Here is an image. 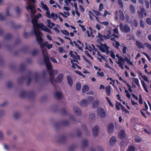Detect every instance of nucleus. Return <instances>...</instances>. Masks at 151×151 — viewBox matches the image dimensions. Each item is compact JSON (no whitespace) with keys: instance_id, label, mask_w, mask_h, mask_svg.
<instances>
[{"instance_id":"f257e3e1","label":"nucleus","mask_w":151,"mask_h":151,"mask_svg":"<svg viewBox=\"0 0 151 151\" xmlns=\"http://www.w3.org/2000/svg\"><path fill=\"white\" fill-rule=\"evenodd\" d=\"M45 65L50 76V81L52 84L53 85V80L54 79L55 74H57L58 71L57 70H52V66L50 63H46Z\"/></svg>"},{"instance_id":"f03ea898","label":"nucleus","mask_w":151,"mask_h":151,"mask_svg":"<svg viewBox=\"0 0 151 151\" xmlns=\"http://www.w3.org/2000/svg\"><path fill=\"white\" fill-rule=\"evenodd\" d=\"M35 35L36 37L37 41L41 47L44 43L43 42V39L41 36V33L39 30H35L34 31Z\"/></svg>"},{"instance_id":"7ed1b4c3","label":"nucleus","mask_w":151,"mask_h":151,"mask_svg":"<svg viewBox=\"0 0 151 151\" xmlns=\"http://www.w3.org/2000/svg\"><path fill=\"white\" fill-rule=\"evenodd\" d=\"M108 34L106 35H101L100 33H98V37L99 38V40L100 41H103L104 40V39H109L111 37V31L109 30L107 31Z\"/></svg>"},{"instance_id":"20e7f679","label":"nucleus","mask_w":151,"mask_h":151,"mask_svg":"<svg viewBox=\"0 0 151 151\" xmlns=\"http://www.w3.org/2000/svg\"><path fill=\"white\" fill-rule=\"evenodd\" d=\"M120 28L122 32L124 33H128L130 31V27L127 24H123L121 23L119 24Z\"/></svg>"},{"instance_id":"39448f33","label":"nucleus","mask_w":151,"mask_h":151,"mask_svg":"<svg viewBox=\"0 0 151 151\" xmlns=\"http://www.w3.org/2000/svg\"><path fill=\"white\" fill-rule=\"evenodd\" d=\"M97 112L99 116L101 117L104 118L106 116V113L104 109L101 107L97 109Z\"/></svg>"},{"instance_id":"423d86ee","label":"nucleus","mask_w":151,"mask_h":151,"mask_svg":"<svg viewBox=\"0 0 151 151\" xmlns=\"http://www.w3.org/2000/svg\"><path fill=\"white\" fill-rule=\"evenodd\" d=\"M37 22V20L33 18L32 20V22L33 24L34 31H35V29L37 30V29L40 28V26H41V25H40V24H43L41 23L38 24Z\"/></svg>"},{"instance_id":"0eeeda50","label":"nucleus","mask_w":151,"mask_h":151,"mask_svg":"<svg viewBox=\"0 0 151 151\" xmlns=\"http://www.w3.org/2000/svg\"><path fill=\"white\" fill-rule=\"evenodd\" d=\"M101 45H99V47L100 50L103 52H106L105 50H108V47L107 45L106 44H102L100 43Z\"/></svg>"},{"instance_id":"6e6552de","label":"nucleus","mask_w":151,"mask_h":151,"mask_svg":"<svg viewBox=\"0 0 151 151\" xmlns=\"http://www.w3.org/2000/svg\"><path fill=\"white\" fill-rule=\"evenodd\" d=\"M99 128L97 125H95L93 128L92 131L93 135L95 137L98 136L99 132Z\"/></svg>"},{"instance_id":"1a4fd4ad","label":"nucleus","mask_w":151,"mask_h":151,"mask_svg":"<svg viewBox=\"0 0 151 151\" xmlns=\"http://www.w3.org/2000/svg\"><path fill=\"white\" fill-rule=\"evenodd\" d=\"M125 59L124 58H120L119 61H116V63H117L122 69H124V64L125 63Z\"/></svg>"},{"instance_id":"9d476101","label":"nucleus","mask_w":151,"mask_h":151,"mask_svg":"<svg viewBox=\"0 0 151 151\" xmlns=\"http://www.w3.org/2000/svg\"><path fill=\"white\" fill-rule=\"evenodd\" d=\"M114 130V126L112 123L109 124L107 127V132L111 134L113 133Z\"/></svg>"},{"instance_id":"9b49d317","label":"nucleus","mask_w":151,"mask_h":151,"mask_svg":"<svg viewBox=\"0 0 151 151\" xmlns=\"http://www.w3.org/2000/svg\"><path fill=\"white\" fill-rule=\"evenodd\" d=\"M63 75L62 73L60 74L56 77L55 81L58 83H60L63 81Z\"/></svg>"},{"instance_id":"f8f14e48","label":"nucleus","mask_w":151,"mask_h":151,"mask_svg":"<svg viewBox=\"0 0 151 151\" xmlns=\"http://www.w3.org/2000/svg\"><path fill=\"white\" fill-rule=\"evenodd\" d=\"M40 27L42 30L44 31L45 32H47L48 33L51 34L52 33L51 31L47 28L46 26L44 25L43 24H40Z\"/></svg>"},{"instance_id":"ddd939ff","label":"nucleus","mask_w":151,"mask_h":151,"mask_svg":"<svg viewBox=\"0 0 151 151\" xmlns=\"http://www.w3.org/2000/svg\"><path fill=\"white\" fill-rule=\"evenodd\" d=\"M75 114L78 116L81 115V112L80 109L76 106H74L73 108Z\"/></svg>"},{"instance_id":"4468645a","label":"nucleus","mask_w":151,"mask_h":151,"mask_svg":"<svg viewBox=\"0 0 151 151\" xmlns=\"http://www.w3.org/2000/svg\"><path fill=\"white\" fill-rule=\"evenodd\" d=\"M48 42L47 41L45 42L43 44V45L41 47V49L42 48L46 46L48 49H50L52 47V44H48Z\"/></svg>"},{"instance_id":"2eb2a0df","label":"nucleus","mask_w":151,"mask_h":151,"mask_svg":"<svg viewBox=\"0 0 151 151\" xmlns=\"http://www.w3.org/2000/svg\"><path fill=\"white\" fill-rule=\"evenodd\" d=\"M125 134L124 130H121L118 134L119 137L121 139H124L125 137Z\"/></svg>"},{"instance_id":"dca6fc26","label":"nucleus","mask_w":151,"mask_h":151,"mask_svg":"<svg viewBox=\"0 0 151 151\" xmlns=\"http://www.w3.org/2000/svg\"><path fill=\"white\" fill-rule=\"evenodd\" d=\"M116 142L115 137L113 136L111 137L109 140V143L110 145L112 146L114 145Z\"/></svg>"},{"instance_id":"f3484780","label":"nucleus","mask_w":151,"mask_h":151,"mask_svg":"<svg viewBox=\"0 0 151 151\" xmlns=\"http://www.w3.org/2000/svg\"><path fill=\"white\" fill-rule=\"evenodd\" d=\"M67 81L69 85L71 86L73 85V81L71 77L70 76H67Z\"/></svg>"},{"instance_id":"a211bd4d","label":"nucleus","mask_w":151,"mask_h":151,"mask_svg":"<svg viewBox=\"0 0 151 151\" xmlns=\"http://www.w3.org/2000/svg\"><path fill=\"white\" fill-rule=\"evenodd\" d=\"M88 104V101L84 99L82 100L81 102V104L83 107H86L87 106Z\"/></svg>"},{"instance_id":"6ab92c4d","label":"nucleus","mask_w":151,"mask_h":151,"mask_svg":"<svg viewBox=\"0 0 151 151\" xmlns=\"http://www.w3.org/2000/svg\"><path fill=\"white\" fill-rule=\"evenodd\" d=\"M119 18L120 20L123 21L125 19V17L123 12L121 10L119 11Z\"/></svg>"},{"instance_id":"aec40b11","label":"nucleus","mask_w":151,"mask_h":151,"mask_svg":"<svg viewBox=\"0 0 151 151\" xmlns=\"http://www.w3.org/2000/svg\"><path fill=\"white\" fill-rule=\"evenodd\" d=\"M99 104V101L97 99L95 100L92 103V107L93 108L97 107Z\"/></svg>"},{"instance_id":"412c9836","label":"nucleus","mask_w":151,"mask_h":151,"mask_svg":"<svg viewBox=\"0 0 151 151\" xmlns=\"http://www.w3.org/2000/svg\"><path fill=\"white\" fill-rule=\"evenodd\" d=\"M111 89V87L110 85H108L107 86H106L105 88L106 92L108 96H110V95Z\"/></svg>"},{"instance_id":"4be33fe9","label":"nucleus","mask_w":151,"mask_h":151,"mask_svg":"<svg viewBox=\"0 0 151 151\" xmlns=\"http://www.w3.org/2000/svg\"><path fill=\"white\" fill-rule=\"evenodd\" d=\"M69 54L70 56L73 58L74 59L73 61L75 62H76L77 63H79L77 61V59L74 54L73 53V52L72 50H70L69 52Z\"/></svg>"},{"instance_id":"5701e85b","label":"nucleus","mask_w":151,"mask_h":151,"mask_svg":"<svg viewBox=\"0 0 151 151\" xmlns=\"http://www.w3.org/2000/svg\"><path fill=\"white\" fill-rule=\"evenodd\" d=\"M136 44L138 46V48L139 49L142 48L144 49L145 48V47L139 41L137 40L136 41Z\"/></svg>"},{"instance_id":"b1692460","label":"nucleus","mask_w":151,"mask_h":151,"mask_svg":"<svg viewBox=\"0 0 151 151\" xmlns=\"http://www.w3.org/2000/svg\"><path fill=\"white\" fill-rule=\"evenodd\" d=\"M55 96L57 99H60L61 98L62 94L60 92H57L55 93Z\"/></svg>"},{"instance_id":"393cba45","label":"nucleus","mask_w":151,"mask_h":151,"mask_svg":"<svg viewBox=\"0 0 151 151\" xmlns=\"http://www.w3.org/2000/svg\"><path fill=\"white\" fill-rule=\"evenodd\" d=\"M89 90V87L87 85H84L82 88V91L83 93H85Z\"/></svg>"},{"instance_id":"a878e982","label":"nucleus","mask_w":151,"mask_h":151,"mask_svg":"<svg viewBox=\"0 0 151 151\" xmlns=\"http://www.w3.org/2000/svg\"><path fill=\"white\" fill-rule=\"evenodd\" d=\"M145 12V9L143 8H142L140 10V12L139 11L138 12V14L139 16L142 17H143V14Z\"/></svg>"},{"instance_id":"bb28decb","label":"nucleus","mask_w":151,"mask_h":151,"mask_svg":"<svg viewBox=\"0 0 151 151\" xmlns=\"http://www.w3.org/2000/svg\"><path fill=\"white\" fill-rule=\"evenodd\" d=\"M43 57L44 58V62L45 64L50 63V62L49 58L47 55H44Z\"/></svg>"},{"instance_id":"cd10ccee","label":"nucleus","mask_w":151,"mask_h":151,"mask_svg":"<svg viewBox=\"0 0 151 151\" xmlns=\"http://www.w3.org/2000/svg\"><path fill=\"white\" fill-rule=\"evenodd\" d=\"M26 77L25 76H22L18 80V81L19 83H22L26 79Z\"/></svg>"},{"instance_id":"c85d7f7f","label":"nucleus","mask_w":151,"mask_h":151,"mask_svg":"<svg viewBox=\"0 0 151 151\" xmlns=\"http://www.w3.org/2000/svg\"><path fill=\"white\" fill-rule=\"evenodd\" d=\"M132 81L139 87H140V85L139 83V81L137 78H134Z\"/></svg>"},{"instance_id":"c756f323","label":"nucleus","mask_w":151,"mask_h":151,"mask_svg":"<svg viewBox=\"0 0 151 151\" xmlns=\"http://www.w3.org/2000/svg\"><path fill=\"white\" fill-rule=\"evenodd\" d=\"M129 9L131 12L134 14L135 12V9L134 7L132 5H130L129 6Z\"/></svg>"},{"instance_id":"7c9ffc66","label":"nucleus","mask_w":151,"mask_h":151,"mask_svg":"<svg viewBox=\"0 0 151 151\" xmlns=\"http://www.w3.org/2000/svg\"><path fill=\"white\" fill-rule=\"evenodd\" d=\"M115 42H113L112 43L113 45L115 47L116 49L119 48L120 45L119 43L117 41Z\"/></svg>"},{"instance_id":"2f4dec72","label":"nucleus","mask_w":151,"mask_h":151,"mask_svg":"<svg viewBox=\"0 0 151 151\" xmlns=\"http://www.w3.org/2000/svg\"><path fill=\"white\" fill-rule=\"evenodd\" d=\"M40 77V75L37 73H36L34 75V79L36 82H37Z\"/></svg>"},{"instance_id":"473e14b6","label":"nucleus","mask_w":151,"mask_h":151,"mask_svg":"<svg viewBox=\"0 0 151 151\" xmlns=\"http://www.w3.org/2000/svg\"><path fill=\"white\" fill-rule=\"evenodd\" d=\"M144 45L147 48L148 50L151 51V45L147 42H145Z\"/></svg>"},{"instance_id":"72a5a7b5","label":"nucleus","mask_w":151,"mask_h":151,"mask_svg":"<svg viewBox=\"0 0 151 151\" xmlns=\"http://www.w3.org/2000/svg\"><path fill=\"white\" fill-rule=\"evenodd\" d=\"M139 74L145 81H148V78L145 75H143L142 73L140 72H139Z\"/></svg>"},{"instance_id":"f704fd0d","label":"nucleus","mask_w":151,"mask_h":151,"mask_svg":"<svg viewBox=\"0 0 151 151\" xmlns=\"http://www.w3.org/2000/svg\"><path fill=\"white\" fill-rule=\"evenodd\" d=\"M27 94V93L26 92L24 91H22L20 94V97L21 98H24L25 97Z\"/></svg>"},{"instance_id":"c9c22d12","label":"nucleus","mask_w":151,"mask_h":151,"mask_svg":"<svg viewBox=\"0 0 151 151\" xmlns=\"http://www.w3.org/2000/svg\"><path fill=\"white\" fill-rule=\"evenodd\" d=\"M135 147L133 145H131L129 147L128 149L126 151H134Z\"/></svg>"},{"instance_id":"e433bc0d","label":"nucleus","mask_w":151,"mask_h":151,"mask_svg":"<svg viewBox=\"0 0 151 151\" xmlns=\"http://www.w3.org/2000/svg\"><path fill=\"white\" fill-rule=\"evenodd\" d=\"M124 59H125V61L127 63L131 65H133V62H132L131 61L130 58L129 59L127 57H125Z\"/></svg>"},{"instance_id":"4c0bfd02","label":"nucleus","mask_w":151,"mask_h":151,"mask_svg":"<svg viewBox=\"0 0 151 151\" xmlns=\"http://www.w3.org/2000/svg\"><path fill=\"white\" fill-rule=\"evenodd\" d=\"M66 139V137L63 136L61 137L60 139H59V142H60L63 143L64 142Z\"/></svg>"},{"instance_id":"58836bf2","label":"nucleus","mask_w":151,"mask_h":151,"mask_svg":"<svg viewBox=\"0 0 151 151\" xmlns=\"http://www.w3.org/2000/svg\"><path fill=\"white\" fill-rule=\"evenodd\" d=\"M76 88L77 91H79L81 88V84L79 82L76 83Z\"/></svg>"},{"instance_id":"ea45409f","label":"nucleus","mask_w":151,"mask_h":151,"mask_svg":"<svg viewBox=\"0 0 151 151\" xmlns=\"http://www.w3.org/2000/svg\"><path fill=\"white\" fill-rule=\"evenodd\" d=\"M31 72H30L29 73V76L28 78V80L27 82V85H29V84L30 82L31 81Z\"/></svg>"},{"instance_id":"a19ab883","label":"nucleus","mask_w":151,"mask_h":151,"mask_svg":"<svg viewBox=\"0 0 151 151\" xmlns=\"http://www.w3.org/2000/svg\"><path fill=\"white\" fill-rule=\"evenodd\" d=\"M20 68L21 71L22 72L25 70L26 67L24 64H21L20 66Z\"/></svg>"},{"instance_id":"79ce46f5","label":"nucleus","mask_w":151,"mask_h":151,"mask_svg":"<svg viewBox=\"0 0 151 151\" xmlns=\"http://www.w3.org/2000/svg\"><path fill=\"white\" fill-rule=\"evenodd\" d=\"M122 104L120 103H118L116 102L115 107L117 110H120V106H121Z\"/></svg>"},{"instance_id":"37998d69","label":"nucleus","mask_w":151,"mask_h":151,"mask_svg":"<svg viewBox=\"0 0 151 151\" xmlns=\"http://www.w3.org/2000/svg\"><path fill=\"white\" fill-rule=\"evenodd\" d=\"M83 146L84 147H86L88 145V141L87 139H84L82 142Z\"/></svg>"},{"instance_id":"c03bdc74","label":"nucleus","mask_w":151,"mask_h":151,"mask_svg":"<svg viewBox=\"0 0 151 151\" xmlns=\"http://www.w3.org/2000/svg\"><path fill=\"white\" fill-rule=\"evenodd\" d=\"M75 72L76 73L78 74L80 76L83 78L85 77V76L80 71L77 70H75Z\"/></svg>"},{"instance_id":"a18cd8bd","label":"nucleus","mask_w":151,"mask_h":151,"mask_svg":"<svg viewBox=\"0 0 151 151\" xmlns=\"http://www.w3.org/2000/svg\"><path fill=\"white\" fill-rule=\"evenodd\" d=\"M106 99L107 101L109 104V105H110L111 107H113L114 106V105L112 104V103L111 101L109 99V98L107 97H106Z\"/></svg>"},{"instance_id":"49530a36","label":"nucleus","mask_w":151,"mask_h":151,"mask_svg":"<svg viewBox=\"0 0 151 151\" xmlns=\"http://www.w3.org/2000/svg\"><path fill=\"white\" fill-rule=\"evenodd\" d=\"M124 88L125 89V92L126 93V96L129 99L131 97L130 94L129 93L128 91L125 88V87H124Z\"/></svg>"},{"instance_id":"de8ad7c7","label":"nucleus","mask_w":151,"mask_h":151,"mask_svg":"<svg viewBox=\"0 0 151 151\" xmlns=\"http://www.w3.org/2000/svg\"><path fill=\"white\" fill-rule=\"evenodd\" d=\"M89 117L92 120H94L95 118V115L93 113H90L89 115Z\"/></svg>"},{"instance_id":"09e8293b","label":"nucleus","mask_w":151,"mask_h":151,"mask_svg":"<svg viewBox=\"0 0 151 151\" xmlns=\"http://www.w3.org/2000/svg\"><path fill=\"white\" fill-rule=\"evenodd\" d=\"M146 22L147 24L151 25V18H147L146 19Z\"/></svg>"},{"instance_id":"8fccbe9b","label":"nucleus","mask_w":151,"mask_h":151,"mask_svg":"<svg viewBox=\"0 0 151 151\" xmlns=\"http://www.w3.org/2000/svg\"><path fill=\"white\" fill-rule=\"evenodd\" d=\"M145 3L146 7L147 9H148L150 7L149 3L147 0H145Z\"/></svg>"},{"instance_id":"3c124183","label":"nucleus","mask_w":151,"mask_h":151,"mask_svg":"<svg viewBox=\"0 0 151 151\" xmlns=\"http://www.w3.org/2000/svg\"><path fill=\"white\" fill-rule=\"evenodd\" d=\"M29 97L32 98L34 97L35 96V93L33 91H31L29 92Z\"/></svg>"},{"instance_id":"603ef678","label":"nucleus","mask_w":151,"mask_h":151,"mask_svg":"<svg viewBox=\"0 0 151 151\" xmlns=\"http://www.w3.org/2000/svg\"><path fill=\"white\" fill-rule=\"evenodd\" d=\"M118 3L120 7L122 9L123 7V5L122 0H118Z\"/></svg>"},{"instance_id":"864d4df0","label":"nucleus","mask_w":151,"mask_h":151,"mask_svg":"<svg viewBox=\"0 0 151 151\" xmlns=\"http://www.w3.org/2000/svg\"><path fill=\"white\" fill-rule=\"evenodd\" d=\"M47 26L51 29H52L53 27L55 26V24L53 22H51L50 24L47 25Z\"/></svg>"},{"instance_id":"5fc2aeb1","label":"nucleus","mask_w":151,"mask_h":151,"mask_svg":"<svg viewBox=\"0 0 151 151\" xmlns=\"http://www.w3.org/2000/svg\"><path fill=\"white\" fill-rule=\"evenodd\" d=\"M26 8L28 10H29L31 12H32L33 10V6L32 5H30L29 6H27Z\"/></svg>"},{"instance_id":"6e6d98bb","label":"nucleus","mask_w":151,"mask_h":151,"mask_svg":"<svg viewBox=\"0 0 151 151\" xmlns=\"http://www.w3.org/2000/svg\"><path fill=\"white\" fill-rule=\"evenodd\" d=\"M134 140L137 142H140L142 141L139 137H136L134 139Z\"/></svg>"},{"instance_id":"4d7b16f0","label":"nucleus","mask_w":151,"mask_h":151,"mask_svg":"<svg viewBox=\"0 0 151 151\" xmlns=\"http://www.w3.org/2000/svg\"><path fill=\"white\" fill-rule=\"evenodd\" d=\"M61 124L64 126H68L69 125V122L68 121H64L61 122Z\"/></svg>"},{"instance_id":"13d9d810","label":"nucleus","mask_w":151,"mask_h":151,"mask_svg":"<svg viewBox=\"0 0 151 151\" xmlns=\"http://www.w3.org/2000/svg\"><path fill=\"white\" fill-rule=\"evenodd\" d=\"M12 35L9 34H7L6 37V39L7 40H9L12 39Z\"/></svg>"},{"instance_id":"bf43d9fd","label":"nucleus","mask_w":151,"mask_h":151,"mask_svg":"<svg viewBox=\"0 0 151 151\" xmlns=\"http://www.w3.org/2000/svg\"><path fill=\"white\" fill-rule=\"evenodd\" d=\"M73 43L75 44V46L76 47L78 48L80 50H81L82 49V47H80L79 46V45L77 43V42L75 41H73Z\"/></svg>"},{"instance_id":"052dcab7","label":"nucleus","mask_w":151,"mask_h":151,"mask_svg":"<svg viewBox=\"0 0 151 151\" xmlns=\"http://www.w3.org/2000/svg\"><path fill=\"white\" fill-rule=\"evenodd\" d=\"M60 31L65 35L67 36H69V33L66 30H64V31L63 30H60Z\"/></svg>"},{"instance_id":"680f3d73","label":"nucleus","mask_w":151,"mask_h":151,"mask_svg":"<svg viewBox=\"0 0 151 151\" xmlns=\"http://www.w3.org/2000/svg\"><path fill=\"white\" fill-rule=\"evenodd\" d=\"M20 116V114L19 112H16L14 115V117L16 119H18Z\"/></svg>"},{"instance_id":"e2e57ef3","label":"nucleus","mask_w":151,"mask_h":151,"mask_svg":"<svg viewBox=\"0 0 151 151\" xmlns=\"http://www.w3.org/2000/svg\"><path fill=\"white\" fill-rule=\"evenodd\" d=\"M97 74L99 76H100L101 77H104V73L103 72H97Z\"/></svg>"},{"instance_id":"0e129e2a","label":"nucleus","mask_w":151,"mask_h":151,"mask_svg":"<svg viewBox=\"0 0 151 151\" xmlns=\"http://www.w3.org/2000/svg\"><path fill=\"white\" fill-rule=\"evenodd\" d=\"M139 102L140 104H142L143 103V101L142 100V98L141 95L140 94L139 95Z\"/></svg>"},{"instance_id":"69168bd1","label":"nucleus","mask_w":151,"mask_h":151,"mask_svg":"<svg viewBox=\"0 0 151 151\" xmlns=\"http://www.w3.org/2000/svg\"><path fill=\"white\" fill-rule=\"evenodd\" d=\"M140 26L142 28H144L145 27V24L143 22V21L142 20H141L140 21Z\"/></svg>"},{"instance_id":"338daca9","label":"nucleus","mask_w":151,"mask_h":151,"mask_svg":"<svg viewBox=\"0 0 151 151\" xmlns=\"http://www.w3.org/2000/svg\"><path fill=\"white\" fill-rule=\"evenodd\" d=\"M85 52L88 57L90 58L91 59H93V58L91 56L90 54H89L88 52L86 50Z\"/></svg>"},{"instance_id":"774afa93","label":"nucleus","mask_w":151,"mask_h":151,"mask_svg":"<svg viewBox=\"0 0 151 151\" xmlns=\"http://www.w3.org/2000/svg\"><path fill=\"white\" fill-rule=\"evenodd\" d=\"M104 9V5L103 4L101 3L99 5V11H100Z\"/></svg>"}]
</instances>
